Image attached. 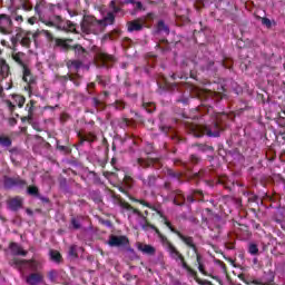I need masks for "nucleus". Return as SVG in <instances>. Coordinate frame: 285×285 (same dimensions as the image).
Here are the masks:
<instances>
[{"instance_id": "f257e3e1", "label": "nucleus", "mask_w": 285, "mask_h": 285, "mask_svg": "<svg viewBox=\"0 0 285 285\" xmlns=\"http://www.w3.org/2000/svg\"><path fill=\"white\" fill-rule=\"evenodd\" d=\"M111 11L102 12V19L97 20L92 16H85L81 22V31L85 35H99L106 30L107 26H112L115 23V14L121 12V8L117 7L115 0L109 4Z\"/></svg>"}, {"instance_id": "f03ea898", "label": "nucleus", "mask_w": 285, "mask_h": 285, "mask_svg": "<svg viewBox=\"0 0 285 285\" xmlns=\"http://www.w3.org/2000/svg\"><path fill=\"white\" fill-rule=\"evenodd\" d=\"M56 8L57 6L46 2V0H40L35 7V12L46 26H75L71 21L63 20L59 16L50 17V14H55ZM46 17H50L49 20Z\"/></svg>"}, {"instance_id": "7ed1b4c3", "label": "nucleus", "mask_w": 285, "mask_h": 285, "mask_svg": "<svg viewBox=\"0 0 285 285\" xmlns=\"http://www.w3.org/2000/svg\"><path fill=\"white\" fill-rule=\"evenodd\" d=\"M196 129L200 132L197 134V131H195V137H203V135H207V137H219V134L222 132V127L219 126V121L217 119L214 120L212 126L206 125L204 127H196Z\"/></svg>"}, {"instance_id": "20e7f679", "label": "nucleus", "mask_w": 285, "mask_h": 285, "mask_svg": "<svg viewBox=\"0 0 285 285\" xmlns=\"http://www.w3.org/2000/svg\"><path fill=\"white\" fill-rule=\"evenodd\" d=\"M36 35L30 31L19 30L12 41L13 43H20L24 48H30V43H32Z\"/></svg>"}, {"instance_id": "39448f33", "label": "nucleus", "mask_w": 285, "mask_h": 285, "mask_svg": "<svg viewBox=\"0 0 285 285\" xmlns=\"http://www.w3.org/2000/svg\"><path fill=\"white\" fill-rule=\"evenodd\" d=\"M173 233H175V235H177V237H179V239H181V242H184V244H186L188 248H191L195 255L199 254V249L197 248V245L195 244V238H193V236H186L177 229H173Z\"/></svg>"}, {"instance_id": "423d86ee", "label": "nucleus", "mask_w": 285, "mask_h": 285, "mask_svg": "<svg viewBox=\"0 0 285 285\" xmlns=\"http://www.w3.org/2000/svg\"><path fill=\"white\" fill-rule=\"evenodd\" d=\"M0 32H2V35L12 33V18L7 14L0 16Z\"/></svg>"}, {"instance_id": "0eeeda50", "label": "nucleus", "mask_w": 285, "mask_h": 285, "mask_svg": "<svg viewBox=\"0 0 285 285\" xmlns=\"http://www.w3.org/2000/svg\"><path fill=\"white\" fill-rule=\"evenodd\" d=\"M24 186L27 183L21 178L4 177V188H24Z\"/></svg>"}, {"instance_id": "6e6552de", "label": "nucleus", "mask_w": 285, "mask_h": 285, "mask_svg": "<svg viewBox=\"0 0 285 285\" xmlns=\"http://www.w3.org/2000/svg\"><path fill=\"white\" fill-rule=\"evenodd\" d=\"M128 244V238L126 236H115L111 235L108 240V245L116 248H121Z\"/></svg>"}, {"instance_id": "1a4fd4ad", "label": "nucleus", "mask_w": 285, "mask_h": 285, "mask_svg": "<svg viewBox=\"0 0 285 285\" xmlns=\"http://www.w3.org/2000/svg\"><path fill=\"white\" fill-rule=\"evenodd\" d=\"M26 282L28 285H39L43 284V274L41 273H31L27 276Z\"/></svg>"}, {"instance_id": "9d476101", "label": "nucleus", "mask_w": 285, "mask_h": 285, "mask_svg": "<svg viewBox=\"0 0 285 285\" xmlns=\"http://www.w3.org/2000/svg\"><path fill=\"white\" fill-rule=\"evenodd\" d=\"M167 250H168L171 259H175L176 262H184V256L170 243H167Z\"/></svg>"}, {"instance_id": "9b49d317", "label": "nucleus", "mask_w": 285, "mask_h": 285, "mask_svg": "<svg viewBox=\"0 0 285 285\" xmlns=\"http://www.w3.org/2000/svg\"><path fill=\"white\" fill-rule=\"evenodd\" d=\"M138 250L145 255H155V253H157V249L153 245H146L141 243L138 244Z\"/></svg>"}, {"instance_id": "f8f14e48", "label": "nucleus", "mask_w": 285, "mask_h": 285, "mask_svg": "<svg viewBox=\"0 0 285 285\" xmlns=\"http://www.w3.org/2000/svg\"><path fill=\"white\" fill-rule=\"evenodd\" d=\"M10 250L13 255H22V257H26L28 255V252L23 250V248L20 247L17 243L10 244Z\"/></svg>"}, {"instance_id": "ddd939ff", "label": "nucleus", "mask_w": 285, "mask_h": 285, "mask_svg": "<svg viewBox=\"0 0 285 285\" xmlns=\"http://www.w3.org/2000/svg\"><path fill=\"white\" fill-rule=\"evenodd\" d=\"M23 204V199L21 197H16L9 200V208L11 210H19Z\"/></svg>"}, {"instance_id": "4468645a", "label": "nucleus", "mask_w": 285, "mask_h": 285, "mask_svg": "<svg viewBox=\"0 0 285 285\" xmlns=\"http://www.w3.org/2000/svg\"><path fill=\"white\" fill-rule=\"evenodd\" d=\"M129 32H139L142 30L144 24H141L138 20H134L127 23Z\"/></svg>"}, {"instance_id": "2eb2a0df", "label": "nucleus", "mask_w": 285, "mask_h": 285, "mask_svg": "<svg viewBox=\"0 0 285 285\" xmlns=\"http://www.w3.org/2000/svg\"><path fill=\"white\" fill-rule=\"evenodd\" d=\"M0 75L1 77H3V79H6L8 75H10V66H8V63H6V60L1 58H0Z\"/></svg>"}, {"instance_id": "dca6fc26", "label": "nucleus", "mask_w": 285, "mask_h": 285, "mask_svg": "<svg viewBox=\"0 0 285 285\" xmlns=\"http://www.w3.org/2000/svg\"><path fill=\"white\" fill-rule=\"evenodd\" d=\"M83 66V63L79 60H70L67 62V67L71 72H77Z\"/></svg>"}, {"instance_id": "f3484780", "label": "nucleus", "mask_w": 285, "mask_h": 285, "mask_svg": "<svg viewBox=\"0 0 285 285\" xmlns=\"http://www.w3.org/2000/svg\"><path fill=\"white\" fill-rule=\"evenodd\" d=\"M22 72H23V81L27 83H32V73L30 72V68L28 66L23 65L22 66Z\"/></svg>"}, {"instance_id": "a211bd4d", "label": "nucleus", "mask_w": 285, "mask_h": 285, "mask_svg": "<svg viewBox=\"0 0 285 285\" xmlns=\"http://www.w3.org/2000/svg\"><path fill=\"white\" fill-rule=\"evenodd\" d=\"M273 282H275V275H273V273H269L265 277V283L259 282V281H254L253 284H256V285H271V284H273Z\"/></svg>"}, {"instance_id": "6ab92c4d", "label": "nucleus", "mask_w": 285, "mask_h": 285, "mask_svg": "<svg viewBox=\"0 0 285 285\" xmlns=\"http://www.w3.org/2000/svg\"><path fill=\"white\" fill-rule=\"evenodd\" d=\"M0 146H2V148H10L12 146V140L6 136H0Z\"/></svg>"}, {"instance_id": "aec40b11", "label": "nucleus", "mask_w": 285, "mask_h": 285, "mask_svg": "<svg viewBox=\"0 0 285 285\" xmlns=\"http://www.w3.org/2000/svg\"><path fill=\"white\" fill-rule=\"evenodd\" d=\"M196 262L198 264V271L199 273H203V275H206V268L204 267V263H202V254H196Z\"/></svg>"}, {"instance_id": "412c9836", "label": "nucleus", "mask_w": 285, "mask_h": 285, "mask_svg": "<svg viewBox=\"0 0 285 285\" xmlns=\"http://www.w3.org/2000/svg\"><path fill=\"white\" fill-rule=\"evenodd\" d=\"M12 57L17 61V63H19L22 67L26 66V63H23V57H26L23 52L13 53Z\"/></svg>"}, {"instance_id": "4be33fe9", "label": "nucleus", "mask_w": 285, "mask_h": 285, "mask_svg": "<svg viewBox=\"0 0 285 285\" xmlns=\"http://www.w3.org/2000/svg\"><path fill=\"white\" fill-rule=\"evenodd\" d=\"M21 9L26 12H30V10H32V2H30V0H23L22 4H20V10Z\"/></svg>"}, {"instance_id": "5701e85b", "label": "nucleus", "mask_w": 285, "mask_h": 285, "mask_svg": "<svg viewBox=\"0 0 285 285\" xmlns=\"http://www.w3.org/2000/svg\"><path fill=\"white\" fill-rule=\"evenodd\" d=\"M14 266H17L18 268H21L23 265L29 264V266H31V268L35 267V262H26V261H19L16 259L13 261Z\"/></svg>"}, {"instance_id": "b1692460", "label": "nucleus", "mask_w": 285, "mask_h": 285, "mask_svg": "<svg viewBox=\"0 0 285 285\" xmlns=\"http://www.w3.org/2000/svg\"><path fill=\"white\" fill-rule=\"evenodd\" d=\"M28 195H31L32 197H39V188L37 186H30L27 189Z\"/></svg>"}, {"instance_id": "393cba45", "label": "nucleus", "mask_w": 285, "mask_h": 285, "mask_svg": "<svg viewBox=\"0 0 285 285\" xmlns=\"http://www.w3.org/2000/svg\"><path fill=\"white\" fill-rule=\"evenodd\" d=\"M50 255L53 262H57V263L61 262V254L59 252L51 250Z\"/></svg>"}, {"instance_id": "a878e982", "label": "nucleus", "mask_w": 285, "mask_h": 285, "mask_svg": "<svg viewBox=\"0 0 285 285\" xmlns=\"http://www.w3.org/2000/svg\"><path fill=\"white\" fill-rule=\"evenodd\" d=\"M16 106H18V108H23V104H26V98L21 97V96H16Z\"/></svg>"}, {"instance_id": "bb28decb", "label": "nucleus", "mask_w": 285, "mask_h": 285, "mask_svg": "<svg viewBox=\"0 0 285 285\" xmlns=\"http://www.w3.org/2000/svg\"><path fill=\"white\" fill-rule=\"evenodd\" d=\"M10 3L12 6V8H16V10H21L23 0H10Z\"/></svg>"}, {"instance_id": "cd10ccee", "label": "nucleus", "mask_w": 285, "mask_h": 285, "mask_svg": "<svg viewBox=\"0 0 285 285\" xmlns=\"http://www.w3.org/2000/svg\"><path fill=\"white\" fill-rule=\"evenodd\" d=\"M248 253L249 255H257V253H259V248L255 244H249Z\"/></svg>"}, {"instance_id": "c85d7f7f", "label": "nucleus", "mask_w": 285, "mask_h": 285, "mask_svg": "<svg viewBox=\"0 0 285 285\" xmlns=\"http://www.w3.org/2000/svg\"><path fill=\"white\" fill-rule=\"evenodd\" d=\"M10 19H11V22H12V21H16V22H18V24H19V23H23V16H19V14H17V13H13V14L10 17Z\"/></svg>"}, {"instance_id": "c756f323", "label": "nucleus", "mask_w": 285, "mask_h": 285, "mask_svg": "<svg viewBox=\"0 0 285 285\" xmlns=\"http://www.w3.org/2000/svg\"><path fill=\"white\" fill-rule=\"evenodd\" d=\"M68 255H69V257H78V255H77V245H71L69 247Z\"/></svg>"}, {"instance_id": "7c9ffc66", "label": "nucleus", "mask_w": 285, "mask_h": 285, "mask_svg": "<svg viewBox=\"0 0 285 285\" xmlns=\"http://www.w3.org/2000/svg\"><path fill=\"white\" fill-rule=\"evenodd\" d=\"M158 30L160 32H168V27L164 22V20L158 21Z\"/></svg>"}, {"instance_id": "2f4dec72", "label": "nucleus", "mask_w": 285, "mask_h": 285, "mask_svg": "<svg viewBox=\"0 0 285 285\" xmlns=\"http://www.w3.org/2000/svg\"><path fill=\"white\" fill-rule=\"evenodd\" d=\"M71 226L75 230H79V228H81V223L77 218H71Z\"/></svg>"}, {"instance_id": "473e14b6", "label": "nucleus", "mask_w": 285, "mask_h": 285, "mask_svg": "<svg viewBox=\"0 0 285 285\" xmlns=\"http://www.w3.org/2000/svg\"><path fill=\"white\" fill-rule=\"evenodd\" d=\"M73 50L76 52V55H78V57H81V55H83V52H86V50L83 49V47L77 45L76 47H73Z\"/></svg>"}, {"instance_id": "72a5a7b5", "label": "nucleus", "mask_w": 285, "mask_h": 285, "mask_svg": "<svg viewBox=\"0 0 285 285\" xmlns=\"http://www.w3.org/2000/svg\"><path fill=\"white\" fill-rule=\"evenodd\" d=\"M96 140H97V136H95L94 134H88L85 136V141H88L89 144H92Z\"/></svg>"}, {"instance_id": "f704fd0d", "label": "nucleus", "mask_w": 285, "mask_h": 285, "mask_svg": "<svg viewBox=\"0 0 285 285\" xmlns=\"http://www.w3.org/2000/svg\"><path fill=\"white\" fill-rule=\"evenodd\" d=\"M158 236H159V239H160L161 244H164V246H165L166 248H168V244H170V243L168 242V238L165 237L164 235L159 234V233H158Z\"/></svg>"}, {"instance_id": "c9c22d12", "label": "nucleus", "mask_w": 285, "mask_h": 285, "mask_svg": "<svg viewBox=\"0 0 285 285\" xmlns=\"http://www.w3.org/2000/svg\"><path fill=\"white\" fill-rule=\"evenodd\" d=\"M101 60L104 63H106V61H115V58L112 56H108L106 53L101 55Z\"/></svg>"}, {"instance_id": "e433bc0d", "label": "nucleus", "mask_w": 285, "mask_h": 285, "mask_svg": "<svg viewBox=\"0 0 285 285\" xmlns=\"http://www.w3.org/2000/svg\"><path fill=\"white\" fill-rule=\"evenodd\" d=\"M262 24L266 26V28H271V26H273V22L268 18H262Z\"/></svg>"}, {"instance_id": "4c0bfd02", "label": "nucleus", "mask_w": 285, "mask_h": 285, "mask_svg": "<svg viewBox=\"0 0 285 285\" xmlns=\"http://www.w3.org/2000/svg\"><path fill=\"white\" fill-rule=\"evenodd\" d=\"M50 282H55L57 279V271L51 269L48 274Z\"/></svg>"}, {"instance_id": "58836bf2", "label": "nucleus", "mask_w": 285, "mask_h": 285, "mask_svg": "<svg viewBox=\"0 0 285 285\" xmlns=\"http://www.w3.org/2000/svg\"><path fill=\"white\" fill-rule=\"evenodd\" d=\"M40 35H43L45 37H47V39H52V33H50L48 30H41Z\"/></svg>"}, {"instance_id": "ea45409f", "label": "nucleus", "mask_w": 285, "mask_h": 285, "mask_svg": "<svg viewBox=\"0 0 285 285\" xmlns=\"http://www.w3.org/2000/svg\"><path fill=\"white\" fill-rule=\"evenodd\" d=\"M134 4H136L135 10H141L144 8V4L140 1H138Z\"/></svg>"}, {"instance_id": "a19ab883", "label": "nucleus", "mask_w": 285, "mask_h": 285, "mask_svg": "<svg viewBox=\"0 0 285 285\" xmlns=\"http://www.w3.org/2000/svg\"><path fill=\"white\" fill-rule=\"evenodd\" d=\"M28 23H30L31 26H35V23H37V18L35 17L29 18Z\"/></svg>"}, {"instance_id": "79ce46f5", "label": "nucleus", "mask_w": 285, "mask_h": 285, "mask_svg": "<svg viewBox=\"0 0 285 285\" xmlns=\"http://www.w3.org/2000/svg\"><path fill=\"white\" fill-rule=\"evenodd\" d=\"M57 46H61L62 48L67 47L66 42L63 40H61V39L57 40Z\"/></svg>"}, {"instance_id": "37998d69", "label": "nucleus", "mask_w": 285, "mask_h": 285, "mask_svg": "<svg viewBox=\"0 0 285 285\" xmlns=\"http://www.w3.org/2000/svg\"><path fill=\"white\" fill-rule=\"evenodd\" d=\"M14 106H17V105H13L11 101H8L9 110H14Z\"/></svg>"}, {"instance_id": "c03bdc74", "label": "nucleus", "mask_w": 285, "mask_h": 285, "mask_svg": "<svg viewBox=\"0 0 285 285\" xmlns=\"http://www.w3.org/2000/svg\"><path fill=\"white\" fill-rule=\"evenodd\" d=\"M134 214L137 215L138 217H144L141 212H139L138 209H134Z\"/></svg>"}, {"instance_id": "a18cd8bd", "label": "nucleus", "mask_w": 285, "mask_h": 285, "mask_svg": "<svg viewBox=\"0 0 285 285\" xmlns=\"http://www.w3.org/2000/svg\"><path fill=\"white\" fill-rule=\"evenodd\" d=\"M165 224H166V226H168V228L171 230V233H173V230H175V228H174V226L170 224V222H166Z\"/></svg>"}, {"instance_id": "49530a36", "label": "nucleus", "mask_w": 285, "mask_h": 285, "mask_svg": "<svg viewBox=\"0 0 285 285\" xmlns=\"http://www.w3.org/2000/svg\"><path fill=\"white\" fill-rule=\"evenodd\" d=\"M187 202H189V204H193V202H195V198L193 196H187Z\"/></svg>"}, {"instance_id": "de8ad7c7", "label": "nucleus", "mask_w": 285, "mask_h": 285, "mask_svg": "<svg viewBox=\"0 0 285 285\" xmlns=\"http://www.w3.org/2000/svg\"><path fill=\"white\" fill-rule=\"evenodd\" d=\"M199 284L200 285H210V281H200Z\"/></svg>"}, {"instance_id": "09e8293b", "label": "nucleus", "mask_w": 285, "mask_h": 285, "mask_svg": "<svg viewBox=\"0 0 285 285\" xmlns=\"http://www.w3.org/2000/svg\"><path fill=\"white\" fill-rule=\"evenodd\" d=\"M191 161L197 163V161H199V158L197 156L193 155L191 156Z\"/></svg>"}, {"instance_id": "8fccbe9b", "label": "nucleus", "mask_w": 285, "mask_h": 285, "mask_svg": "<svg viewBox=\"0 0 285 285\" xmlns=\"http://www.w3.org/2000/svg\"><path fill=\"white\" fill-rule=\"evenodd\" d=\"M183 266V268H188V265L186 264V262L184 261V257H183V262H179Z\"/></svg>"}, {"instance_id": "3c124183", "label": "nucleus", "mask_w": 285, "mask_h": 285, "mask_svg": "<svg viewBox=\"0 0 285 285\" xmlns=\"http://www.w3.org/2000/svg\"><path fill=\"white\" fill-rule=\"evenodd\" d=\"M137 1L135 0H125V3H131V4H135Z\"/></svg>"}, {"instance_id": "603ef678", "label": "nucleus", "mask_w": 285, "mask_h": 285, "mask_svg": "<svg viewBox=\"0 0 285 285\" xmlns=\"http://www.w3.org/2000/svg\"><path fill=\"white\" fill-rule=\"evenodd\" d=\"M147 19L153 20V19H154V14H153V13H148V14H147Z\"/></svg>"}, {"instance_id": "864d4df0", "label": "nucleus", "mask_w": 285, "mask_h": 285, "mask_svg": "<svg viewBox=\"0 0 285 285\" xmlns=\"http://www.w3.org/2000/svg\"><path fill=\"white\" fill-rule=\"evenodd\" d=\"M213 279H216L217 282H219V284H222V279H219V277L213 276Z\"/></svg>"}, {"instance_id": "5fc2aeb1", "label": "nucleus", "mask_w": 285, "mask_h": 285, "mask_svg": "<svg viewBox=\"0 0 285 285\" xmlns=\"http://www.w3.org/2000/svg\"><path fill=\"white\" fill-rule=\"evenodd\" d=\"M39 199H41L42 202H48V198H46V197L39 196Z\"/></svg>"}, {"instance_id": "6e6d98bb", "label": "nucleus", "mask_w": 285, "mask_h": 285, "mask_svg": "<svg viewBox=\"0 0 285 285\" xmlns=\"http://www.w3.org/2000/svg\"><path fill=\"white\" fill-rule=\"evenodd\" d=\"M181 175L180 174H173V177L179 178Z\"/></svg>"}, {"instance_id": "4d7b16f0", "label": "nucleus", "mask_w": 285, "mask_h": 285, "mask_svg": "<svg viewBox=\"0 0 285 285\" xmlns=\"http://www.w3.org/2000/svg\"><path fill=\"white\" fill-rule=\"evenodd\" d=\"M174 285H181V283H179V282H175V283H174Z\"/></svg>"}, {"instance_id": "13d9d810", "label": "nucleus", "mask_w": 285, "mask_h": 285, "mask_svg": "<svg viewBox=\"0 0 285 285\" xmlns=\"http://www.w3.org/2000/svg\"><path fill=\"white\" fill-rule=\"evenodd\" d=\"M171 79H176V76H175V75H173V76H171Z\"/></svg>"}, {"instance_id": "bf43d9fd", "label": "nucleus", "mask_w": 285, "mask_h": 285, "mask_svg": "<svg viewBox=\"0 0 285 285\" xmlns=\"http://www.w3.org/2000/svg\"><path fill=\"white\" fill-rule=\"evenodd\" d=\"M138 164H140V166H141V159H138Z\"/></svg>"}, {"instance_id": "052dcab7", "label": "nucleus", "mask_w": 285, "mask_h": 285, "mask_svg": "<svg viewBox=\"0 0 285 285\" xmlns=\"http://www.w3.org/2000/svg\"><path fill=\"white\" fill-rule=\"evenodd\" d=\"M120 108H124V105Z\"/></svg>"}]
</instances>
